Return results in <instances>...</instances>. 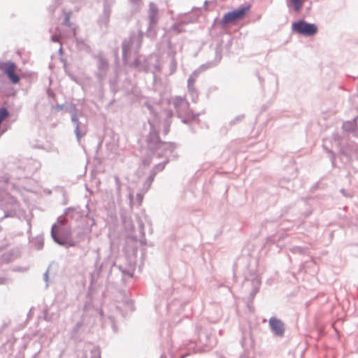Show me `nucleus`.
<instances>
[{
	"label": "nucleus",
	"mask_w": 358,
	"mask_h": 358,
	"mask_svg": "<svg viewBox=\"0 0 358 358\" xmlns=\"http://www.w3.org/2000/svg\"><path fill=\"white\" fill-rule=\"evenodd\" d=\"M148 123L150 131L145 138L147 150L158 159L165 158L162 162L155 164L151 169L157 175L158 172L164 169L166 165L169 162L171 157H173V159L177 158L178 156L174 155L173 152L178 145L173 142L162 141L159 136V130L155 128L154 124L150 120H148Z\"/></svg>",
	"instance_id": "obj_1"
},
{
	"label": "nucleus",
	"mask_w": 358,
	"mask_h": 358,
	"mask_svg": "<svg viewBox=\"0 0 358 358\" xmlns=\"http://www.w3.org/2000/svg\"><path fill=\"white\" fill-rule=\"evenodd\" d=\"M122 224L126 233L127 251L134 257L138 256V244L147 245L144 231V223L139 215H135L134 221L125 215H121Z\"/></svg>",
	"instance_id": "obj_2"
},
{
	"label": "nucleus",
	"mask_w": 358,
	"mask_h": 358,
	"mask_svg": "<svg viewBox=\"0 0 358 358\" xmlns=\"http://www.w3.org/2000/svg\"><path fill=\"white\" fill-rule=\"evenodd\" d=\"M338 153L330 149L326 144L322 148L329 159L333 168H345L355 161L358 162V145L353 143H338Z\"/></svg>",
	"instance_id": "obj_3"
},
{
	"label": "nucleus",
	"mask_w": 358,
	"mask_h": 358,
	"mask_svg": "<svg viewBox=\"0 0 358 358\" xmlns=\"http://www.w3.org/2000/svg\"><path fill=\"white\" fill-rule=\"evenodd\" d=\"M243 284L245 285L249 284L252 287L247 301V307L250 312H254L255 308L253 306V301L256 294L259 291L262 285L261 278L255 270L248 269L244 273V281Z\"/></svg>",
	"instance_id": "obj_4"
},
{
	"label": "nucleus",
	"mask_w": 358,
	"mask_h": 358,
	"mask_svg": "<svg viewBox=\"0 0 358 358\" xmlns=\"http://www.w3.org/2000/svg\"><path fill=\"white\" fill-rule=\"evenodd\" d=\"M196 339L194 340V352H203L210 350L216 343L215 336L206 329H196Z\"/></svg>",
	"instance_id": "obj_5"
},
{
	"label": "nucleus",
	"mask_w": 358,
	"mask_h": 358,
	"mask_svg": "<svg viewBox=\"0 0 358 358\" xmlns=\"http://www.w3.org/2000/svg\"><path fill=\"white\" fill-rule=\"evenodd\" d=\"M134 276V269L130 267H124L121 265H117L113 261V267L109 270L107 274V281L113 282L119 279L124 282L127 278H131Z\"/></svg>",
	"instance_id": "obj_6"
},
{
	"label": "nucleus",
	"mask_w": 358,
	"mask_h": 358,
	"mask_svg": "<svg viewBox=\"0 0 358 358\" xmlns=\"http://www.w3.org/2000/svg\"><path fill=\"white\" fill-rule=\"evenodd\" d=\"M292 29L294 32L306 37L313 36L318 31L315 24L308 22L303 19L293 22Z\"/></svg>",
	"instance_id": "obj_7"
},
{
	"label": "nucleus",
	"mask_w": 358,
	"mask_h": 358,
	"mask_svg": "<svg viewBox=\"0 0 358 358\" xmlns=\"http://www.w3.org/2000/svg\"><path fill=\"white\" fill-rule=\"evenodd\" d=\"M250 8V6L241 5L237 8L227 12L222 16L220 24L224 27L229 23H233L242 19L249 12Z\"/></svg>",
	"instance_id": "obj_8"
},
{
	"label": "nucleus",
	"mask_w": 358,
	"mask_h": 358,
	"mask_svg": "<svg viewBox=\"0 0 358 358\" xmlns=\"http://www.w3.org/2000/svg\"><path fill=\"white\" fill-rule=\"evenodd\" d=\"M69 111L71 113V121L75 125L74 134L76 135V140L78 142H80V138L83 137L87 131L86 124L78 119L77 114L78 110L75 104L71 103L70 105Z\"/></svg>",
	"instance_id": "obj_9"
},
{
	"label": "nucleus",
	"mask_w": 358,
	"mask_h": 358,
	"mask_svg": "<svg viewBox=\"0 0 358 358\" xmlns=\"http://www.w3.org/2000/svg\"><path fill=\"white\" fill-rule=\"evenodd\" d=\"M16 69V64L11 60L0 62V71L13 85L17 84L20 81V76L15 72Z\"/></svg>",
	"instance_id": "obj_10"
},
{
	"label": "nucleus",
	"mask_w": 358,
	"mask_h": 358,
	"mask_svg": "<svg viewBox=\"0 0 358 358\" xmlns=\"http://www.w3.org/2000/svg\"><path fill=\"white\" fill-rule=\"evenodd\" d=\"M60 221L61 217H59L57 218V222L54 223L52 226L50 231L52 238L57 244L63 246L66 248L75 247L77 245L78 241H76L74 239H66L65 238H63V236H62V234H60L57 231H56L57 227H59V222Z\"/></svg>",
	"instance_id": "obj_11"
},
{
	"label": "nucleus",
	"mask_w": 358,
	"mask_h": 358,
	"mask_svg": "<svg viewBox=\"0 0 358 358\" xmlns=\"http://www.w3.org/2000/svg\"><path fill=\"white\" fill-rule=\"evenodd\" d=\"M268 326L272 334L279 338H282L285 332V324L279 318L271 317L268 320Z\"/></svg>",
	"instance_id": "obj_12"
},
{
	"label": "nucleus",
	"mask_w": 358,
	"mask_h": 358,
	"mask_svg": "<svg viewBox=\"0 0 358 358\" xmlns=\"http://www.w3.org/2000/svg\"><path fill=\"white\" fill-rule=\"evenodd\" d=\"M99 259V256H98L96 259V267L94 272L92 274V280H94L95 278H99L103 271L107 270L108 271L112 269V267H113L114 260L110 256H108L99 265H98V261Z\"/></svg>",
	"instance_id": "obj_13"
},
{
	"label": "nucleus",
	"mask_w": 358,
	"mask_h": 358,
	"mask_svg": "<svg viewBox=\"0 0 358 358\" xmlns=\"http://www.w3.org/2000/svg\"><path fill=\"white\" fill-rule=\"evenodd\" d=\"M159 9L157 5L150 2L149 4L148 18L149 24L147 29L148 36L151 34L152 29L157 24Z\"/></svg>",
	"instance_id": "obj_14"
},
{
	"label": "nucleus",
	"mask_w": 358,
	"mask_h": 358,
	"mask_svg": "<svg viewBox=\"0 0 358 358\" xmlns=\"http://www.w3.org/2000/svg\"><path fill=\"white\" fill-rule=\"evenodd\" d=\"M83 216V212L80 206L66 208L62 215L63 222L68 223L69 220H78Z\"/></svg>",
	"instance_id": "obj_15"
},
{
	"label": "nucleus",
	"mask_w": 358,
	"mask_h": 358,
	"mask_svg": "<svg viewBox=\"0 0 358 358\" xmlns=\"http://www.w3.org/2000/svg\"><path fill=\"white\" fill-rule=\"evenodd\" d=\"M136 37L135 32H131L129 38H125L122 43V61L127 64L128 57L131 53V48Z\"/></svg>",
	"instance_id": "obj_16"
},
{
	"label": "nucleus",
	"mask_w": 358,
	"mask_h": 358,
	"mask_svg": "<svg viewBox=\"0 0 358 358\" xmlns=\"http://www.w3.org/2000/svg\"><path fill=\"white\" fill-rule=\"evenodd\" d=\"M130 66L138 71L148 72L150 70V63L148 60L146 59L141 60L138 57L134 59L130 64Z\"/></svg>",
	"instance_id": "obj_17"
},
{
	"label": "nucleus",
	"mask_w": 358,
	"mask_h": 358,
	"mask_svg": "<svg viewBox=\"0 0 358 358\" xmlns=\"http://www.w3.org/2000/svg\"><path fill=\"white\" fill-rule=\"evenodd\" d=\"M59 226L57 227L56 231H57L63 238L66 239H73L72 237V233L70 226L68 225V223L63 222V220L61 219V221L59 222Z\"/></svg>",
	"instance_id": "obj_18"
},
{
	"label": "nucleus",
	"mask_w": 358,
	"mask_h": 358,
	"mask_svg": "<svg viewBox=\"0 0 358 358\" xmlns=\"http://www.w3.org/2000/svg\"><path fill=\"white\" fill-rule=\"evenodd\" d=\"M40 168V164L37 162H30L24 167V174L22 176L24 178H31L34 173Z\"/></svg>",
	"instance_id": "obj_19"
},
{
	"label": "nucleus",
	"mask_w": 358,
	"mask_h": 358,
	"mask_svg": "<svg viewBox=\"0 0 358 358\" xmlns=\"http://www.w3.org/2000/svg\"><path fill=\"white\" fill-rule=\"evenodd\" d=\"M306 0H286L287 6L289 10L299 13Z\"/></svg>",
	"instance_id": "obj_20"
},
{
	"label": "nucleus",
	"mask_w": 358,
	"mask_h": 358,
	"mask_svg": "<svg viewBox=\"0 0 358 358\" xmlns=\"http://www.w3.org/2000/svg\"><path fill=\"white\" fill-rule=\"evenodd\" d=\"M84 324L83 320H80V321H78L75 326L73 327L71 332V338L76 341H81V336L80 334V330L81 327H83Z\"/></svg>",
	"instance_id": "obj_21"
},
{
	"label": "nucleus",
	"mask_w": 358,
	"mask_h": 358,
	"mask_svg": "<svg viewBox=\"0 0 358 358\" xmlns=\"http://www.w3.org/2000/svg\"><path fill=\"white\" fill-rule=\"evenodd\" d=\"M209 67V64H204L201 65L198 69L194 70L191 75L189 76L187 80V85H194L196 80L199 76V74L205 69H207Z\"/></svg>",
	"instance_id": "obj_22"
},
{
	"label": "nucleus",
	"mask_w": 358,
	"mask_h": 358,
	"mask_svg": "<svg viewBox=\"0 0 358 358\" xmlns=\"http://www.w3.org/2000/svg\"><path fill=\"white\" fill-rule=\"evenodd\" d=\"M120 294L123 296V301L122 304L124 306V308L125 309L126 313L128 312H133L135 309L133 301L128 299L126 296V292L123 289L120 291Z\"/></svg>",
	"instance_id": "obj_23"
},
{
	"label": "nucleus",
	"mask_w": 358,
	"mask_h": 358,
	"mask_svg": "<svg viewBox=\"0 0 358 358\" xmlns=\"http://www.w3.org/2000/svg\"><path fill=\"white\" fill-rule=\"evenodd\" d=\"M43 319L47 322H52L59 316L58 311L52 312L50 308L46 306L43 310Z\"/></svg>",
	"instance_id": "obj_24"
},
{
	"label": "nucleus",
	"mask_w": 358,
	"mask_h": 358,
	"mask_svg": "<svg viewBox=\"0 0 358 358\" xmlns=\"http://www.w3.org/2000/svg\"><path fill=\"white\" fill-rule=\"evenodd\" d=\"M172 104L177 111L182 108H185L188 106V103L181 96H176L172 101Z\"/></svg>",
	"instance_id": "obj_25"
},
{
	"label": "nucleus",
	"mask_w": 358,
	"mask_h": 358,
	"mask_svg": "<svg viewBox=\"0 0 358 358\" xmlns=\"http://www.w3.org/2000/svg\"><path fill=\"white\" fill-rule=\"evenodd\" d=\"M343 129L347 132H354L357 130L358 127L355 122V119L352 121H347L343 124Z\"/></svg>",
	"instance_id": "obj_26"
},
{
	"label": "nucleus",
	"mask_w": 358,
	"mask_h": 358,
	"mask_svg": "<svg viewBox=\"0 0 358 358\" xmlns=\"http://www.w3.org/2000/svg\"><path fill=\"white\" fill-rule=\"evenodd\" d=\"M108 67V62L107 59L102 55L98 57V69L99 71H107Z\"/></svg>",
	"instance_id": "obj_27"
},
{
	"label": "nucleus",
	"mask_w": 358,
	"mask_h": 358,
	"mask_svg": "<svg viewBox=\"0 0 358 358\" xmlns=\"http://www.w3.org/2000/svg\"><path fill=\"white\" fill-rule=\"evenodd\" d=\"M289 251L292 254L306 255L308 252V248L302 246H294L289 248Z\"/></svg>",
	"instance_id": "obj_28"
},
{
	"label": "nucleus",
	"mask_w": 358,
	"mask_h": 358,
	"mask_svg": "<svg viewBox=\"0 0 358 358\" xmlns=\"http://www.w3.org/2000/svg\"><path fill=\"white\" fill-rule=\"evenodd\" d=\"M13 260V254L10 252H5L0 257V264H8Z\"/></svg>",
	"instance_id": "obj_29"
},
{
	"label": "nucleus",
	"mask_w": 358,
	"mask_h": 358,
	"mask_svg": "<svg viewBox=\"0 0 358 358\" xmlns=\"http://www.w3.org/2000/svg\"><path fill=\"white\" fill-rule=\"evenodd\" d=\"M155 176H156V174L155 173V172L152 171L150 170V171L149 173V176H148V178L143 185V187L145 189H148L150 187Z\"/></svg>",
	"instance_id": "obj_30"
},
{
	"label": "nucleus",
	"mask_w": 358,
	"mask_h": 358,
	"mask_svg": "<svg viewBox=\"0 0 358 358\" xmlns=\"http://www.w3.org/2000/svg\"><path fill=\"white\" fill-rule=\"evenodd\" d=\"M169 55H171V62H170V73L172 74L173 73L176 69H177V62H176V59L175 58V55H176V52H171L169 53Z\"/></svg>",
	"instance_id": "obj_31"
},
{
	"label": "nucleus",
	"mask_w": 358,
	"mask_h": 358,
	"mask_svg": "<svg viewBox=\"0 0 358 358\" xmlns=\"http://www.w3.org/2000/svg\"><path fill=\"white\" fill-rule=\"evenodd\" d=\"M248 342L249 343L250 346L252 347L253 341H252L251 337L249 336V338H248L245 336H243V338L241 341V345L245 351L248 350Z\"/></svg>",
	"instance_id": "obj_32"
},
{
	"label": "nucleus",
	"mask_w": 358,
	"mask_h": 358,
	"mask_svg": "<svg viewBox=\"0 0 358 358\" xmlns=\"http://www.w3.org/2000/svg\"><path fill=\"white\" fill-rule=\"evenodd\" d=\"M33 244L37 250H41L44 246V239L43 236H37Z\"/></svg>",
	"instance_id": "obj_33"
},
{
	"label": "nucleus",
	"mask_w": 358,
	"mask_h": 358,
	"mask_svg": "<svg viewBox=\"0 0 358 358\" xmlns=\"http://www.w3.org/2000/svg\"><path fill=\"white\" fill-rule=\"evenodd\" d=\"M199 115V113L192 114L190 116L188 115V116L182 118L181 121L182 123L187 124H189L192 121L198 120Z\"/></svg>",
	"instance_id": "obj_34"
},
{
	"label": "nucleus",
	"mask_w": 358,
	"mask_h": 358,
	"mask_svg": "<svg viewBox=\"0 0 358 358\" xmlns=\"http://www.w3.org/2000/svg\"><path fill=\"white\" fill-rule=\"evenodd\" d=\"M111 13V8L108 2L105 1L103 3V15L110 17Z\"/></svg>",
	"instance_id": "obj_35"
},
{
	"label": "nucleus",
	"mask_w": 358,
	"mask_h": 358,
	"mask_svg": "<svg viewBox=\"0 0 358 358\" xmlns=\"http://www.w3.org/2000/svg\"><path fill=\"white\" fill-rule=\"evenodd\" d=\"M244 117H245V115H243V114L238 115H237L236 117H234L233 120H231L230 121L229 124L231 126L235 125L237 123L241 122V121H243Z\"/></svg>",
	"instance_id": "obj_36"
},
{
	"label": "nucleus",
	"mask_w": 358,
	"mask_h": 358,
	"mask_svg": "<svg viewBox=\"0 0 358 358\" xmlns=\"http://www.w3.org/2000/svg\"><path fill=\"white\" fill-rule=\"evenodd\" d=\"M110 20V17L108 16H106L104 15H101V17L99 19V24L100 25H105L107 26Z\"/></svg>",
	"instance_id": "obj_37"
},
{
	"label": "nucleus",
	"mask_w": 358,
	"mask_h": 358,
	"mask_svg": "<svg viewBox=\"0 0 358 358\" xmlns=\"http://www.w3.org/2000/svg\"><path fill=\"white\" fill-rule=\"evenodd\" d=\"M71 13H68L65 14L62 24L68 27H71V22H70Z\"/></svg>",
	"instance_id": "obj_38"
},
{
	"label": "nucleus",
	"mask_w": 358,
	"mask_h": 358,
	"mask_svg": "<svg viewBox=\"0 0 358 358\" xmlns=\"http://www.w3.org/2000/svg\"><path fill=\"white\" fill-rule=\"evenodd\" d=\"M92 357L91 358H101V352L99 348H94L91 350Z\"/></svg>",
	"instance_id": "obj_39"
},
{
	"label": "nucleus",
	"mask_w": 358,
	"mask_h": 358,
	"mask_svg": "<svg viewBox=\"0 0 358 358\" xmlns=\"http://www.w3.org/2000/svg\"><path fill=\"white\" fill-rule=\"evenodd\" d=\"M43 280L45 282V288L48 289L49 287V268H48L43 273Z\"/></svg>",
	"instance_id": "obj_40"
},
{
	"label": "nucleus",
	"mask_w": 358,
	"mask_h": 358,
	"mask_svg": "<svg viewBox=\"0 0 358 358\" xmlns=\"http://www.w3.org/2000/svg\"><path fill=\"white\" fill-rule=\"evenodd\" d=\"M215 55L216 58H218V62H220L222 59L221 48L220 45H217L215 48Z\"/></svg>",
	"instance_id": "obj_41"
},
{
	"label": "nucleus",
	"mask_w": 358,
	"mask_h": 358,
	"mask_svg": "<svg viewBox=\"0 0 358 358\" xmlns=\"http://www.w3.org/2000/svg\"><path fill=\"white\" fill-rule=\"evenodd\" d=\"M65 73L67 74V76L69 77V78L75 82H77V77L72 73H71L69 71H68L66 69H64Z\"/></svg>",
	"instance_id": "obj_42"
},
{
	"label": "nucleus",
	"mask_w": 358,
	"mask_h": 358,
	"mask_svg": "<svg viewBox=\"0 0 358 358\" xmlns=\"http://www.w3.org/2000/svg\"><path fill=\"white\" fill-rule=\"evenodd\" d=\"M289 182V179L285 178H282V179H280V181H279V185H280V187H282V188L285 187L286 189H289V187H285V182Z\"/></svg>",
	"instance_id": "obj_43"
},
{
	"label": "nucleus",
	"mask_w": 358,
	"mask_h": 358,
	"mask_svg": "<svg viewBox=\"0 0 358 358\" xmlns=\"http://www.w3.org/2000/svg\"><path fill=\"white\" fill-rule=\"evenodd\" d=\"M86 217L87 219H89V221L87 222V224L91 229L96 224L95 220L94 219V217H90L88 215H87Z\"/></svg>",
	"instance_id": "obj_44"
},
{
	"label": "nucleus",
	"mask_w": 358,
	"mask_h": 358,
	"mask_svg": "<svg viewBox=\"0 0 358 358\" xmlns=\"http://www.w3.org/2000/svg\"><path fill=\"white\" fill-rule=\"evenodd\" d=\"M106 73L107 71H104V72H101V71H99V73H97L96 74V78L99 80H103L105 76H106Z\"/></svg>",
	"instance_id": "obj_45"
},
{
	"label": "nucleus",
	"mask_w": 358,
	"mask_h": 358,
	"mask_svg": "<svg viewBox=\"0 0 358 358\" xmlns=\"http://www.w3.org/2000/svg\"><path fill=\"white\" fill-rule=\"evenodd\" d=\"M54 109L55 111L58 112V111H60L62 110H64L65 108V105L64 104H56L55 106H53Z\"/></svg>",
	"instance_id": "obj_46"
},
{
	"label": "nucleus",
	"mask_w": 358,
	"mask_h": 358,
	"mask_svg": "<svg viewBox=\"0 0 358 358\" xmlns=\"http://www.w3.org/2000/svg\"><path fill=\"white\" fill-rule=\"evenodd\" d=\"M187 89L189 94L198 93L194 85H187Z\"/></svg>",
	"instance_id": "obj_47"
},
{
	"label": "nucleus",
	"mask_w": 358,
	"mask_h": 358,
	"mask_svg": "<svg viewBox=\"0 0 358 358\" xmlns=\"http://www.w3.org/2000/svg\"><path fill=\"white\" fill-rule=\"evenodd\" d=\"M193 13H196V18H197L201 13V8L194 7L192 9Z\"/></svg>",
	"instance_id": "obj_48"
},
{
	"label": "nucleus",
	"mask_w": 358,
	"mask_h": 358,
	"mask_svg": "<svg viewBox=\"0 0 358 358\" xmlns=\"http://www.w3.org/2000/svg\"><path fill=\"white\" fill-rule=\"evenodd\" d=\"M190 94V96H191V99L193 102L196 103L197 101V99H198V97H199V94L198 93H192V94Z\"/></svg>",
	"instance_id": "obj_49"
},
{
	"label": "nucleus",
	"mask_w": 358,
	"mask_h": 358,
	"mask_svg": "<svg viewBox=\"0 0 358 358\" xmlns=\"http://www.w3.org/2000/svg\"><path fill=\"white\" fill-rule=\"evenodd\" d=\"M151 162V159L149 157L143 159L142 164L143 166H149Z\"/></svg>",
	"instance_id": "obj_50"
},
{
	"label": "nucleus",
	"mask_w": 358,
	"mask_h": 358,
	"mask_svg": "<svg viewBox=\"0 0 358 358\" xmlns=\"http://www.w3.org/2000/svg\"><path fill=\"white\" fill-rule=\"evenodd\" d=\"M169 130H170V125L169 124H165L164 127V130H163L164 134L167 135L169 132Z\"/></svg>",
	"instance_id": "obj_51"
},
{
	"label": "nucleus",
	"mask_w": 358,
	"mask_h": 358,
	"mask_svg": "<svg viewBox=\"0 0 358 358\" xmlns=\"http://www.w3.org/2000/svg\"><path fill=\"white\" fill-rule=\"evenodd\" d=\"M50 40H51V41H52L54 43H59L61 44V42L59 41L57 36L55 35V34H53V35L51 36Z\"/></svg>",
	"instance_id": "obj_52"
},
{
	"label": "nucleus",
	"mask_w": 358,
	"mask_h": 358,
	"mask_svg": "<svg viewBox=\"0 0 358 358\" xmlns=\"http://www.w3.org/2000/svg\"><path fill=\"white\" fill-rule=\"evenodd\" d=\"M143 32L142 31H138V36H137V41H138V43L140 44L141 42V40L143 38Z\"/></svg>",
	"instance_id": "obj_53"
},
{
	"label": "nucleus",
	"mask_w": 358,
	"mask_h": 358,
	"mask_svg": "<svg viewBox=\"0 0 358 358\" xmlns=\"http://www.w3.org/2000/svg\"><path fill=\"white\" fill-rule=\"evenodd\" d=\"M109 319H110V322H111L112 328H113V331H116V327H115V319L112 316H109Z\"/></svg>",
	"instance_id": "obj_54"
},
{
	"label": "nucleus",
	"mask_w": 358,
	"mask_h": 358,
	"mask_svg": "<svg viewBox=\"0 0 358 358\" xmlns=\"http://www.w3.org/2000/svg\"><path fill=\"white\" fill-rule=\"evenodd\" d=\"M77 45H85V40L82 38H76Z\"/></svg>",
	"instance_id": "obj_55"
},
{
	"label": "nucleus",
	"mask_w": 358,
	"mask_h": 358,
	"mask_svg": "<svg viewBox=\"0 0 358 358\" xmlns=\"http://www.w3.org/2000/svg\"><path fill=\"white\" fill-rule=\"evenodd\" d=\"M341 193L345 197H350L351 194L348 193L345 189H341Z\"/></svg>",
	"instance_id": "obj_56"
},
{
	"label": "nucleus",
	"mask_w": 358,
	"mask_h": 358,
	"mask_svg": "<svg viewBox=\"0 0 358 358\" xmlns=\"http://www.w3.org/2000/svg\"><path fill=\"white\" fill-rule=\"evenodd\" d=\"M116 83H117L116 80H110L109 81L110 90H113V86L116 85Z\"/></svg>",
	"instance_id": "obj_57"
},
{
	"label": "nucleus",
	"mask_w": 358,
	"mask_h": 358,
	"mask_svg": "<svg viewBox=\"0 0 358 358\" xmlns=\"http://www.w3.org/2000/svg\"><path fill=\"white\" fill-rule=\"evenodd\" d=\"M0 181H2L5 183H8L9 182V178L6 176H1Z\"/></svg>",
	"instance_id": "obj_58"
},
{
	"label": "nucleus",
	"mask_w": 358,
	"mask_h": 358,
	"mask_svg": "<svg viewBox=\"0 0 358 358\" xmlns=\"http://www.w3.org/2000/svg\"><path fill=\"white\" fill-rule=\"evenodd\" d=\"M85 234L83 232H78L76 237L78 239V242L83 238Z\"/></svg>",
	"instance_id": "obj_59"
},
{
	"label": "nucleus",
	"mask_w": 358,
	"mask_h": 358,
	"mask_svg": "<svg viewBox=\"0 0 358 358\" xmlns=\"http://www.w3.org/2000/svg\"><path fill=\"white\" fill-rule=\"evenodd\" d=\"M256 75L258 78V80H259L261 85L263 86V83L264 81V78L259 75V73L258 72L256 73Z\"/></svg>",
	"instance_id": "obj_60"
},
{
	"label": "nucleus",
	"mask_w": 358,
	"mask_h": 358,
	"mask_svg": "<svg viewBox=\"0 0 358 358\" xmlns=\"http://www.w3.org/2000/svg\"><path fill=\"white\" fill-rule=\"evenodd\" d=\"M7 278L0 276V285H4L7 282Z\"/></svg>",
	"instance_id": "obj_61"
},
{
	"label": "nucleus",
	"mask_w": 358,
	"mask_h": 358,
	"mask_svg": "<svg viewBox=\"0 0 358 358\" xmlns=\"http://www.w3.org/2000/svg\"><path fill=\"white\" fill-rule=\"evenodd\" d=\"M63 196H64V200L62 203V205H66L68 203V200L66 198V192H65L63 193Z\"/></svg>",
	"instance_id": "obj_62"
},
{
	"label": "nucleus",
	"mask_w": 358,
	"mask_h": 358,
	"mask_svg": "<svg viewBox=\"0 0 358 358\" xmlns=\"http://www.w3.org/2000/svg\"><path fill=\"white\" fill-rule=\"evenodd\" d=\"M13 271H19V272H21V271H24V268H22V267H15V268H13Z\"/></svg>",
	"instance_id": "obj_63"
},
{
	"label": "nucleus",
	"mask_w": 358,
	"mask_h": 358,
	"mask_svg": "<svg viewBox=\"0 0 358 358\" xmlns=\"http://www.w3.org/2000/svg\"><path fill=\"white\" fill-rule=\"evenodd\" d=\"M145 249H144V248H142V249H141V259H144V258H145Z\"/></svg>",
	"instance_id": "obj_64"
}]
</instances>
